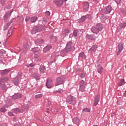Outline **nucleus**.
Returning a JSON list of instances; mask_svg holds the SVG:
<instances>
[{
    "label": "nucleus",
    "instance_id": "c9c22d12",
    "mask_svg": "<svg viewBox=\"0 0 126 126\" xmlns=\"http://www.w3.org/2000/svg\"><path fill=\"white\" fill-rule=\"evenodd\" d=\"M13 83L16 86H17L19 83V80L18 79H16L13 81Z\"/></svg>",
    "mask_w": 126,
    "mask_h": 126
},
{
    "label": "nucleus",
    "instance_id": "2f4dec72",
    "mask_svg": "<svg viewBox=\"0 0 126 126\" xmlns=\"http://www.w3.org/2000/svg\"><path fill=\"white\" fill-rule=\"evenodd\" d=\"M120 27V30H122V28H125L126 27V23H122L119 25Z\"/></svg>",
    "mask_w": 126,
    "mask_h": 126
},
{
    "label": "nucleus",
    "instance_id": "603ef678",
    "mask_svg": "<svg viewBox=\"0 0 126 126\" xmlns=\"http://www.w3.org/2000/svg\"><path fill=\"white\" fill-rule=\"evenodd\" d=\"M8 116H10V117H11V116H13V113L12 112H9L8 113Z\"/></svg>",
    "mask_w": 126,
    "mask_h": 126
},
{
    "label": "nucleus",
    "instance_id": "a878e982",
    "mask_svg": "<svg viewBox=\"0 0 126 126\" xmlns=\"http://www.w3.org/2000/svg\"><path fill=\"white\" fill-rule=\"evenodd\" d=\"M43 43H44V40L43 39H38L35 41L36 45H40V44H43Z\"/></svg>",
    "mask_w": 126,
    "mask_h": 126
},
{
    "label": "nucleus",
    "instance_id": "13d9d810",
    "mask_svg": "<svg viewBox=\"0 0 126 126\" xmlns=\"http://www.w3.org/2000/svg\"><path fill=\"white\" fill-rule=\"evenodd\" d=\"M55 62H56V59H54V61H51V63H55Z\"/></svg>",
    "mask_w": 126,
    "mask_h": 126
},
{
    "label": "nucleus",
    "instance_id": "052dcab7",
    "mask_svg": "<svg viewBox=\"0 0 126 126\" xmlns=\"http://www.w3.org/2000/svg\"><path fill=\"white\" fill-rule=\"evenodd\" d=\"M26 66H27V67H29L30 66V65L27 64V65H26Z\"/></svg>",
    "mask_w": 126,
    "mask_h": 126
},
{
    "label": "nucleus",
    "instance_id": "37998d69",
    "mask_svg": "<svg viewBox=\"0 0 126 126\" xmlns=\"http://www.w3.org/2000/svg\"><path fill=\"white\" fill-rule=\"evenodd\" d=\"M0 112H2V113H5V111H6V109H5L4 107H2L0 109Z\"/></svg>",
    "mask_w": 126,
    "mask_h": 126
},
{
    "label": "nucleus",
    "instance_id": "393cba45",
    "mask_svg": "<svg viewBox=\"0 0 126 126\" xmlns=\"http://www.w3.org/2000/svg\"><path fill=\"white\" fill-rule=\"evenodd\" d=\"M38 19V17L37 16H34L31 18V22L32 23H35L36 21H37V20Z\"/></svg>",
    "mask_w": 126,
    "mask_h": 126
},
{
    "label": "nucleus",
    "instance_id": "aec40b11",
    "mask_svg": "<svg viewBox=\"0 0 126 126\" xmlns=\"http://www.w3.org/2000/svg\"><path fill=\"white\" fill-rule=\"evenodd\" d=\"M96 28L98 30V31H102V30H103V25L101 24H97Z\"/></svg>",
    "mask_w": 126,
    "mask_h": 126
},
{
    "label": "nucleus",
    "instance_id": "7c9ffc66",
    "mask_svg": "<svg viewBox=\"0 0 126 126\" xmlns=\"http://www.w3.org/2000/svg\"><path fill=\"white\" fill-rule=\"evenodd\" d=\"M1 80V81H2V83L3 82H5L8 80V77H3L0 79Z\"/></svg>",
    "mask_w": 126,
    "mask_h": 126
},
{
    "label": "nucleus",
    "instance_id": "ddd939ff",
    "mask_svg": "<svg viewBox=\"0 0 126 126\" xmlns=\"http://www.w3.org/2000/svg\"><path fill=\"white\" fill-rule=\"evenodd\" d=\"M123 49H124V46L122 43H119L118 45V52L117 53V55H120L121 53L122 52V51H123Z\"/></svg>",
    "mask_w": 126,
    "mask_h": 126
},
{
    "label": "nucleus",
    "instance_id": "0eeeda50",
    "mask_svg": "<svg viewBox=\"0 0 126 126\" xmlns=\"http://www.w3.org/2000/svg\"><path fill=\"white\" fill-rule=\"evenodd\" d=\"M86 37L87 38V39H88L89 40H92L93 41L96 40V36H95V35L93 34H87L86 35Z\"/></svg>",
    "mask_w": 126,
    "mask_h": 126
},
{
    "label": "nucleus",
    "instance_id": "bb28decb",
    "mask_svg": "<svg viewBox=\"0 0 126 126\" xmlns=\"http://www.w3.org/2000/svg\"><path fill=\"white\" fill-rule=\"evenodd\" d=\"M88 17H89V15L88 14L85 16H83L80 19L81 21H82V22H83L84 21H85V20H86V18H88Z\"/></svg>",
    "mask_w": 126,
    "mask_h": 126
},
{
    "label": "nucleus",
    "instance_id": "72a5a7b5",
    "mask_svg": "<svg viewBox=\"0 0 126 126\" xmlns=\"http://www.w3.org/2000/svg\"><path fill=\"white\" fill-rule=\"evenodd\" d=\"M107 19V17L106 16L102 15L100 16V20L101 21H105Z\"/></svg>",
    "mask_w": 126,
    "mask_h": 126
},
{
    "label": "nucleus",
    "instance_id": "423d86ee",
    "mask_svg": "<svg viewBox=\"0 0 126 126\" xmlns=\"http://www.w3.org/2000/svg\"><path fill=\"white\" fill-rule=\"evenodd\" d=\"M99 101H100V95L97 94L94 98V106H97V105H98V103H99Z\"/></svg>",
    "mask_w": 126,
    "mask_h": 126
},
{
    "label": "nucleus",
    "instance_id": "7ed1b4c3",
    "mask_svg": "<svg viewBox=\"0 0 126 126\" xmlns=\"http://www.w3.org/2000/svg\"><path fill=\"white\" fill-rule=\"evenodd\" d=\"M85 82L83 80H82L81 82L79 83V90L81 91V92H84L85 91V86H84Z\"/></svg>",
    "mask_w": 126,
    "mask_h": 126
},
{
    "label": "nucleus",
    "instance_id": "2eb2a0df",
    "mask_svg": "<svg viewBox=\"0 0 126 126\" xmlns=\"http://www.w3.org/2000/svg\"><path fill=\"white\" fill-rule=\"evenodd\" d=\"M53 85H52V80L51 79H48L47 80L46 87L47 88H52Z\"/></svg>",
    "mask_w": 126,
    "mask_h": 126
},
{
    "label": "nucleus",
    "instance_id": "4c0bfd02",
    "mask_svg": "<svg viewBox=\"0 0 126 126\" xmlns=\"http://www.w3.org/2000/svg\"><path fill=\"white\" fill-rule=\"evenodd\" d=\"M42 97H43V94H36L35 96V99H40V98H42Z\"/></svg>",
    "mask_w": 126,
    "mask_h": 126
},
{
    "label": "nucleus",
    "instance_id": "79ce46f5",
    "mask_svg": "<svg viewBox=\"0 0 126 126\" xmlns=\"http://www.w3.org/2000/svg\"><path fill=\"white\" fill-rule=\"evenodd\" d=\"M1 88H2V90H6V86H5V84L2 85L1 86Z\"/></svg>",
    "mask_w": 126,
    "mask_h": 126
},
{
    "label": "nucleus",
    "instance_id": "f8f14e48",
    "mask_svg": "<svg viewBox=\"0 0 126 126\" xmlns=\"http://www.w3.org/2000/svg\"><path fill=\"white\" fill-rule=\"evenodd\" d=\"M22 97V95L21 94L19 93H16L15 94L12 96V98L13 99V100H16V99H18V98H21Z\"/></svg>",
    "mask_w": 126,
    "mask_h": 126
},
{
    "label": "nucleus",
    "instance_id": "dca6fc26",
    "mask_svg": "<svg viewBox=\"0 0 126 126\" xmlns=\"http://www.w3.org/2000/svg\"><path fill=\"white\" fill-rule=\"evenodd\" d=\"M89 9V3L88 2H84V10L87 11Z\"/></svg>",
    "mask_w": 126,
    "mask_h": 126
},
{
    "label": "nucleus",
    "instance_id": "680f3d73",
    "mask_svg": "<svg viewBox=\"0 0 126 126\" xmlns=\"http://www.w3.org/2000/svg\"><path fill=\"white\" fill-rule=\"evenodd\" d=\"M48 104H49V106L51 105V102L50 101H48Z\"/></svg>",
    "mask_w": 126,
    "mask_h": 126
},
{
    "label": "nucleus",
    "instance_id": "e2e57ef3",
    "mask_svg": "<svg viewBox=\"0 0 126 126\" xmlns=\"http://www.w3.org/2000/svg\"><path fill=\"white\" fill-rule=\"evenodd\" d=\"M124 95H125V97H126V91H125V94H124Z\"/></svg>",
    "mask_w": 126,
    "mask_h": 126
},
{
    "label": "nucleus",
    "instance_id": "c03bdc74",
    "mask_svg": "<svg viewBox=\"0 0 126 126\" xmlns=\"http://www.w3.org/2000/svg\"><path fill=\"white\" fill-rule=\"evenodd\" d=\"M8 29V25H6L4 26V27H3L4 31L7 30Z\"/></svg>",
    "mask_w": 126,
    "mask_h": 126
},
{
    "label": "nucleus",
    "instance_id": "a211bd4d",
    "mask_svg": "<svg viewBox=\"0 0 126 126\" xmlns=\"http://www.w3.org/2000/svg\"><path fill=\"white\" fill-rule=\"evenodd\" d=\"M51 49H52V45H47L43 48V52L44 53H47Z\"/></svg>",
    "mask_w": 126,
    "mask_h": 126
},
{
    "label": "nucleus",
    "instance_id": "4d7b16f0",
    "mask_svg": "<svg viewBox=\"0 0 126 126\" xmlns=\"http://www.w3.org/2000/svg\"><path fill=\"white\" fill-rule=\"evenodd\" d=\"M30 66H31V67H33V66H34V64H33V63H30Z\"/></svg>",
    "mask_w": 126,
    "mask_h": 126
},
{
    "label": "nucleus",
    "instance_id": "09e8293b",
    "mask_svg": "<svg viewBox=\"0 0 126 126\" xmlns=\"http://www.w3.org/2000/svg\"><path fill=\"white\" fill-rule=\"evenodd\" d=\"M64 32H65L66 34H68V33H69V31L66 29L64 30Z\"/></svg>",
    "mask_w": 126,
    "mask_h": 126
},
{
    "label": "nucleus",
    "instance_id": "bf43d9fd",
    "mask_svg": "<svg viewBox=\"0 0 126 126\" xmlns=\"http://www.w3.org/2000/svg\"><path fill=\"white\" fill-rule=\"evenodd\" d=\"M13 121H14V122H16V118H13Z\"/></svg>",
    "mask_w": 126,
    "mask_h": 126
},
{
    "label": "nucleus",
    "instance_id": "473e14b6",
    "mask_svg": "<svg viewBox=\"0 0 126 126\" xmlns=\"http://www.w3.org/2000/svg\"><path fill=\"white\" fill-rule=\"evenodd\" d=\"M8 16H10V15H9V13H5V15L3 16V19L4 20H6V19L8 18Z\"/></svg>",
    "mask_w": 126,
    "mask_h": 126
},
{
    "label": "nucleus",
    "instance_id": "b1692460",
    "mask_svg": "<svg viewBox=\"0 0 126 126\" xmlns=\"http://www.w3.org/2000/svg\"><path fill=\"white\" fill-rule=\"evenodd\" d=\"M8 72H9V71L7 70H3L0 72V75L1 76H4V75H6V74H8Z\"/></svg>",
    "mask_w": 126,
    "mask_h": 126
},
{
    "label": "nucleus",
    "instance_id": "de8ad7c7",
    "mask_svg": "<svg viewBox=\"0 0 126 126\" xmlns=\"http://www.w3.org/2000/svg\"><path fill=\"white\" fill-rule=\"evenodd\" d=\"M85 76H86L85 74H84V73L81 74V75H80L81 78H84L85 77Z\"/></svg>",
    "mask_w": 126,
    "mask_h": 126
},
{
    "label": "nucleus",
    "instance_id": "6e6552de",
    "mask_svg": "<svg viewBox=\"0 0 126 126\" xmlns=\"http://www.w3.org/2000/svg\"><path fill=\"white\" fill-rule=\"evenodd\" d=\"M63 77H59L57 79V83L56 84V86H58L63 82Z\"/></svg>",
    "mask_w": 126,
    "mask_h": 126
},
{
    "label": "nucleus",
    "instance_id": "f3484780",
    "mask_svg": "<svg viewBox=\"0 0 126 126\" xmlns=\"http://www.w3.org/2000/svg\"><path fill=\"white\" fill-rule=\"evenodd\" d=\"M97 46L96 45H93L90 49V52H91L92 53H95L96 52V50H97Z\"/></svg>",
    "mask_w": 126,
    "mask_h": 126
},
{
    "label": "nucleus",
    "instance_id": "c756f323",
    "mask_svg": "<svg viewBox=\"0 0 126 126\" xmlns=\"http://www.w3.org/2000/svg\"><path fill=\"white\" fill-rule=\"evenodd\" d=\"M57 93H60L62 94V93H63V90L62 89H59L58 91H56L54 92V94H57Z\"/></svg>",
    "mask_w": 126,
    "mask_h": 126
},
{
    "label": "nucleus",
    "instance_id": "1a4fd4ad",
    "mask_svg": "<svg viewBox=\"0 0 126 126\" xmlns=\"http://www.w3.org/2000/svg\"><path fill=\"white\" fill-rule=\"evenodd\" d=\"M91 30L93 33L96 34V35L99 33V32H100V31L95 27H92Z\"/></svg>",
    "mask_w": 126,
    "mask_h": 126
},
{
    "label": "nucleus",
    "instance_id": "8fccbe9b",
    "mask_svg": "<svg viewBox=\"0 0 126 126\" xmlns=\"http://www.w3.org/2000/svg\"><path fill=\"white\" fill-rule=\"evenodd\" d=\"M115 0V2H116L117 4H119V3L121 2V0Z\"/></svg>",
    "mask_w": 126,
    "mask_h": 126
},
{
    "label": "nucleus",
    "instance_id": "49530a36",
    "mask_svg": "<svg viewBox=\"0 0 126 126\" xmlns=\"http://www.w3.org/2000/svg\"><path fill=\"white\" fill-rule=\"evenodd\" d=\"M29 20H30V16H28L26 18V19H25L26 22L29 21Z\"/></svg>",
    "mask_w": 126,
    "mask_h": 126
},
{
    "label": "nucleus",
    "instance_id": "58836bf2",
    "mask_svg": "<svg viewBox=\"0 0 126 126\" xmlns=\"http://www.w3.org/2000/svg\"><path fill=\"white\" fill-rule=\"evenodd\" d=\"M12 111L14 112V113H15V114H17L18 113H19L20 110L19 108H15L12 109Z\"/></svg>",
    "mask_w": 126,
    "mask_h": 126
},
{
    "label": "nucleus",
    "instance_id": "f03ea898",
    "mask_svg": "<svg viewBox=\"0 0 126 126\" xmlns=\"http://www.w3.org/2000/svg\"><path fill=\"white\" fill-rule=\"evenodd\" d=\"M66 102L71 105L76 104V98L72 95H69L67 97Z\"/></svg>",
    "mask_w": 126,
    "mask_h": 126
},
{
    "label": "nucleus",
    "instance_id": "69168bd1",
    "mask_svg": "<svg viewBox=\"0 0 126 126\" xmlns=\"http://www.w3.org/2000/svg\"><path fill=\"white\" fill-rule=\"evenodd\" d=\"M51 39H52V38H53V36H50Z\"/></svg>",
    "mask_w": 126,
    "mask_h": 126
},
{
    "label": "nucleus",
    "instance_id": "4468645a",
    "mask_svg": "<svg viewBox=\"0 0 126 126\" xmlns=\"http://www.w3.org/2000/svg\"><path fill=\"white\" fill-rule=\"evenodd\" d=\"M79 33V32L78 31L75 30L73 31V34H70L69 35V38H72V37H77V34Z\"/></svg>",
    "mask_w": 126,
    "mask_h": 126
},
{
    "label": "nucleus",
    "instance_id": "ea45409f",
    "mask_svg": "<svg viewBox=\"0 0 126 126\" xmlns=\"http://www.w3.org/2000/svg\"><path fill=\"white\" fill-rule=\"evenodd\" d=\"M33 77L36 79V80H39V79H40V76L38 74H34Z\"/></svg>",
    "mask_w": 126,
    "mask_h": 126
},
{
    "label": "nucleus",
    "instance_id": "39448f33",
    "mask_svg": "<svg viewBox=\"0 0 126 126\" xmlns=\"http://www.w3.org/2000/svg\"><path fill=\"white\" fill-rule=\"evenodd\" d=\"M54 2L56 5H57V6H59V7H61V6H62V5L63 4V0H54Z\"/></svg>",
    "mask_w": 126,
    "mask_h": 126
},
{
    "label": "nucleus",
    "instance_id": "9d476101",
    "mask_svg": "<svg viewBox=\"0 0 126 126\" xmlns=\"http://www.w3.org/2000/svg\"><path fill=\"white\" fill-rule=\"evenodd\" d=\"M3 54H5V51L2 50L0 51V63H3L2 59H3Z\"/></svg>",
    "mask_w": 126,
    "mask_h": 126
},
{
    "label": "nucleus",
    "instance_id": "6ab92c4d",
    "mask_svg": "<svg viewBox=\"0 0 126 126\" xmlns=\"http://www.w3.org/2000/svg\"><path fill=\"white\" fill-rule=\"evenodd\" d=\"M32 51L33 52V54L34 55H38L39 54V48L38 47H34L32 49Z\"/></svg>",
    "mask_w": 126,
    "mask_h": 126
},
{
    "label": "nucleus",
    "instance_id": "f257e3e1",
    "mask_svg": "<svg viewBox=\"0 0 126 126\" xmlns=\"http://www.w3.org/2000/svg\"><path fill=\"white\" fill-rule=\"evenodd\" d=\"M73 43L71 41L68 42L65 48L62 51L63 53H68V52H71L72 50V45Z\"/></svg>",
    "mask_w": 126,
    "mask_h": 126
},
{
    "label": "nucleus",
    "instance_id": "4be33fe9",
    "mask_svg": "<svg viewBox=\"0 0 126 126\" xmlns=\"http://www.w3.org/2000/svg\"><path fill=\"white\" fill-rule=\"evenodd\" d=\"M79 58L81 59H86V55H85V53L84 52H81L79 54Z\"/></svg>",
    "mask_w": 126,
    "mask_h": 126
},
{
    "label": "nucleus",
    "instance_id": "9b49d317",
    "mask_svg": "<svg viewBox=\"0 0 126 126\" xmlns=\"http://www.w3.org/2000/svg\"><path fill=\"white\" fill-rule=\"evenodd\" d=\"M38 32H40V31H39V27H33L32 30L31 31L32 34H36V33H38Z\"/></svg>",
    "mask_w": 126,
    "mask_h": 126
},
{
    "label": "nucleus",
    "instance_id": "864d4df0",
    "mask_svg": "<svg viewBox=\"0 0 126 126\" xmlns=\"http://www.w3.org/2000/svg\"><path fill=\"white\" fill-rule=\"evenodd\" d=\"M14 126H21V124L20 123H17Z\"/></svg>",
    "mask_w": 126,
    "mask_h": 126
},
{
    "label": "nucleus",
    "instance_id": "6e6d98bb",
    "mask_svg": "<svg viewBox=\"0 0 126 126\" xmlns=\"http://www.w3.org/2000/svg\"><path fill=\"white\" fill-rule=\"evenodd\" d=\"M2 85V82L1 80L0 79V86H1Z\"/></svg>",
    "mask_w": 126,
    "mask_h": 126
},
{
    "label": "nucleus",
    "instance_id": "cd10ccee",
    "mask_svg": "<svg viewBox=\"0 0 126 126\" xmlns=\"http://www.w3.org/2000/svg\"><path fill=\"white\" fill-rule=\"evenodd\" d=\"M72 122L73 124H78V123H79L80 122V120H79V119H78V118L75 117L72 120Z\"/></svg>",
    "mask_w": 126,
    "mask_h": 126
},
{
    "label": "nucleus",
    "instance_id": "412c9836",
    "mask_svg": "<svg viewBox=\"0 0 126 126\" xmlns=\"http://www.w3.org/2000/svg\"><path fill=\"white\" fill-rule=\"evenodd\" d=\"M97 72H98L100 74H102L103 73V67L100 65L97 66Z\"/></svg>",
    "mask_w": 126,
    "mask_h": 126
},
{
    "label": "nucleus",
    "instance_id": "20e7f679",
    "mask_svg": "<svg viewBox=\"0 0 126 126\" xmlns=\"http://www.w3.org/2000/svg\"><path fill=\"white\" fill-rule=\"evenodd\" d=\"M113 10L112 8V6L109 5L105 9H104V11L105 14H109V13H111V12Z\"/></svg>",
    "mask_w": 126,
    "mask_h": 126
},
{
    "label": "nucleus",
    "instance_id": "f704fd0d",
    "mask_svg": "<svg viewBox=\"0 0 126 126\" xmlns=\"http://www.w3.org/2000/svg\"><path fill=\"white\" fill-rule=\"evenodd\" d=\"M12 29H10L8 31V33H7V37H10V36H11L12 35Z\"/></svg>",
    "mask_w": 126,
    "mask_h": 126
},
{
    "label": "nucleus",
    "instance_id": "c85d7f7f",
    "mask_svg": "<svg viewBox=\"0 0 126 126\" xmlns=\"http://www.w3.org/2000/svg\"><path fill=\"white\" fill-rule=\"evenodd\" d=\"M125 84H126V82H125L124 79H121L120 82L118 83L119 86H123V85H125Z\"/></svg>",
    "mask_w": 126,
    "mask_h": 126
},
{
    "label": "nucleus",
    "instance_id": "0e129e2a",
    "mask_svg": "<svg viewBox=\"0 0 126 126\" xmlns=\"http://www.w3.org/2000/svg\"><path fill=\"white\" fill-rule=\"evenodd\" d=\"M62 0L63 2V1H66L67 0Z\"/></svg>",
    "mask_w": 126,
    "mask_h": 126
},
{
    "label": "nucleus",
    "instance_id": "e433bc0d",
    "mask_svg": "<svg viewBox=\"0 0 126 126\" xmlns=\"http://www.w3.org/2000/svg\"><path fill=\"white\" fill-rule=\"evenodd\" d=\"M28 50V44H26L23 48V52H26Z\"/></svg>",
    "mask_w": 126,
    "mask_h": 126
},
{
    "label": "nucleus",
    "instance_id": "a19ab883",
    "mask_svg": "<svg viewBox=\"0 0 126 126\" xmlns=\"http://www.w3.org/2000/svg\"><path fill=\"white\" fill-rule=\"evenodd\" d=\"M83 112H88V113H90V109L88 108H86L83 109Z\"/></svg>",
    "mask_w": 126,
    "mask_h": 126
},
{
    "label": "nucleus",
    "instance_id": "a18cd8bd",
    "mask_svg": "<svg viewBox=\"0 0 126 126\" xmlns=\"http://www.w3.org/2000/svg\"><path fill=\"white\" fill-rule=\"evenodd\" d=\"M45 14L46 15H47V16H50L51 15V13L50 12V11H47L45 12Z\"/></svg>",
    "mask_w": 126,
    "mask_h": 126
},
{
    "label": "nucleus",
    "instance_id": "3c124183",
    "mask_svg": "<svg viewBox=\"0 0 126 126\" xmlns=\"http://www.w3.org/2000/svg\"><path fill=\"white\" fill-rule=\"evenodd\" d=\"M11 7H12V6L11 5H8V6L6 7V8L7 9H10V8H11Z\"/></svg>",
    "mask_w": 126,
    "mask_h": 126
},
{
    "label": "nucleus",
    "instance_id": "338daca9",
    "mask_svg": "<svg viewBox=\"0 0 126 126\" xmlns=\"http://www.w3.org/2000/svg\"><path fill=\"white\" fill-rule=\"evenodd\" d=\"M0 44H1V41H0Z\"/></svg>",
    "mask_w": 126,
    "mask_h": 126
},
{
    "label": "nucleus",
    "instance_id": "5fc2aeb1",
    "mask_svg": "<svg viewBox=\"0 0 126 126\" xmlns=\"http://www.w3.org/2000/svg\"><path fill=\"white\" fill-rule=\"evenodd\" d=\"M12 12H13V10H11L10 11V13H9V15H10V16L11 15V13H12Z\"/></svg>",
    "mask_w": 126,
    "mask_h": 126
},
{
    "label": "nucleus",
    "instance_id": "5701e85b",
    "mask_svg": "<svg viewBox=\"0 0 126 126\" xmlns=\"http://www.w3.org/2000/svg\"><path fill=\"white\" fill-rule=\"evenodd\" d=\"M46 67L44 65H41L39 67V71L40 73H44L45 72V69Z\"/></svg>",
    "mask_w": 126,
    "mask_h": 126
},
{
    "label": "nucleus",
    "instance_id": "774afa93",
    "mask_svg": "<svg viewBox=\"0 0 126 126\" xmlns=\"http://www.w3.org/2000/svg\"><path fill=\"white\" fill-rule=\"evenodd\" d=\"M47 113H49V111H47Z\"/></svg>",
    "mask_w": 126,
    "mask_h": 126
}]
</instances>
